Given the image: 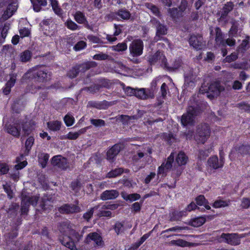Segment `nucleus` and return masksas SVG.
Segmentation results:
<instances>
[{
	"mask_svg": "<svg viewBox=\"0 0 250 250\" xmlns=\"http://www.w3.org/2000/svg\"><path fill=\"white\" fill-rule=\"evenodd\" d=\"M223 90L224 87L221 86L219 83L214 82L211 83L208 88L202 86L200 91L202 93H207V96L211 99L218 96L221 91Z\"/></svg>",
	"mask_w": 250,
	"mask_h": 250,
	"instance_id": "obj_1",
	"label": "nucleus"
},
{
	"mask_svg": "<svg viewBox=\"0 0 250 250\" xmlns=\"http://www.w3.org/2000/svg\"><path fill=\"white\" fill-rule=\"evenodd\" d=\"M245 236V234H241L240 236L236 233H223L217 238L219 242H225L228 244L236 246L240 243V238Z\"/></svg>",
	"mask_w": 250,
	"mask_h": 250,
	"instance_id": "obj_2",
	"label": "nucleus"
},
{
	"mask_svg": "<svg viewBox=\"0 0 250 250\" xmlns=\"http://www.w3.org/2000/svg\"><path fill=\"white\" fill-rule=\"evenodd\" d=\"M67 235H68V240H62V244L71 250H77L75 244L80 241L82 236L73 229Z\"/></svg>",
	"mask_w": 250,
	"mask_h": 250,
	"instance_id": "obj_3",
	"label": "nucleus"
},
{
	"mask_svg": "<svg viewBox=\"0 0 250 250\" xmlns=\"http://www.w3.org/2000/svg\"><path fill=\"white\" fill-rule=\"evenodd\" d=\"M151 23L156 28V34L154 38V40L158 41L160 40H163L169 45V43L167 39L163 38L161 36L165 35L167 33V29L166 27L161 24L160 22L155 18H153L150 21Z\"/></svg>",
	"mask_w": 250,
	"mask_h": 250,
	"instance_id": "obj_4",
	"label": "nucleus"
},
{
	"mask_svg": "<svg viewBox=\"0 0 250 250\" xmlns=\"http://www.w3.org/2000/svg\"><path fill=\"white\" fill-rule=\"evenodd\" d=\"M197 111L195 107L190 106L187 109L186 113L183 115L181 118V123L184 126L192 125L194 123V118L197 115Z\"/></svg>",
	"mask_w": 250,
	"mask_h": 250,
	"instance_id": "obj_5",
	"label": "nucleus"
},
{
	"mask_svg": "<svg viewBox=\"0 0 250 250\" xmlns=\"http://www.w3.org/2000/svg\"><path fill=\"white\" fill-rule=\"evenodd\" d=\"M210 135V129L207 124L199 126L195 139L199 143H204Z\"/></svg>",
	"mask_w": 250,
	"mask_h": 250,
	"instance_id": "obj_6",
	"label": "nucleus"
},
{
	"mask_svg": "<svg viewBox=\"0 0 250 250\" xmlns=\"http://www.w3.org/2000/svg\"><path fill=\"white\" fill-rule=\"evenodd\" d=\"M144 43L140 39L134 40L129 46V50L133 57H138L143 54Z\"/></svg>",
	"mask_w": 250,
	"mask_h": 250,
	"instance_id": "obj_7",
	"label": "nucleus"
},
{
	"mask_svg": "<svg viewBox=\"0 0 250 250\" xmlns=\"http://www.w3.org/2000/svg\"><path fill=\"white\" fill-rule=\"evenodd\" d=\"M39 198V197L37 195L30 197L26 195L24 196L23 194H22V200L21 204V213L23 214L27 213L30 205L36 206Z\"/></svg>",
	"mask_w": 250,
	"mask_h": 250,
	"instance_id": "obj_8",
	"label": "nucleus"
},
{
	"mask_svg": "<svg viewBox=\"0 0 250 250\" xmlns=\"http://www.w3.org/2000/svg\"><path fill=\"white\" fill-rule=\"evenodd\" d=\"M0 3H8L6 10L2 15V18L6 20L11 17L14 13L17 10L18 5L16 0H0Z\"/></svg>",
	"mask_w": 250,
	"mask_h": 250,
	"instance_id": "obj_9",
	"label": "nucleus"
},
{
	"mask_svg": "<svg viewBox=\"0 0 250 250\" xmlns=\"http://www.w3.org/2000/svg\"><path fill=\"white\" fill-rule=\"evenodd\" d=\"M0 3H8L6 10L2 15V18L6 20L11 17L14 13L17 10L18 5L16 0H0Z\"/></svg>",
	"mask_w": 250,
	"mask_h": 250,
	"instance_id": "obj_10",
	"label": "nucleus"
},
{
	"mask_svg": "<svg viewBox=\"0 0 250 250\" xmlns=\"http://www.w3.org/2000/svg\"><path fill=\"white\" fill-rule=\"evenodd\" d=\"M247 154H250V146L242 145L234 147L231 151L229 157L233 159H238Z\"/></svg>",
	"mask_w": 250,
	"mask_h": 250,
	"instance_id": "obj_11",
	"label": "nucleus"
},
{
	"mask_svg": "<svg viewBox=\"0 0 250 250\" xmlns=\"http://www.w3.org/2000/svg\"><path fill=\"white\" fill-rule=\"evenodd\" d=\"M189 42L190 45L197 50H200L205 46V42L200 35H192L189 38Z\"/></svg>",
	"mask_w": 250,
	"mask_h": 250,
	"instance_id": "obj_12",
	"label": "nucleus"
},
{
	"mask_svg": "<svg viewBox=\"0 0 250 250\" xmlns=\"http://www.w3.org/2000/svg\"><path fill=\"white\" fill-rule=\"evenodd\" d=\"M78 202H76V204H65L60 207L59 209V211L62 213H75L81 211V207L78 205Z\"/></svg>",
	"mask_w": 250,
	"mask_h": 250,
	"instance_id": "obj_13",
	"label": "nucleus"
},
{
	"mask_svg": "<svg viewBox=\"0 0 250 250\" xmlns=\"http://www.w3.org/2000/svg\"><path fill=\"white\" fill-rule=\"evenodd\" d=\"M148 61L151 64H154L156 63H161L165 67L166 65V59L162 53L157 51L153 55L149 56Z\"/></svg>",
	"mask_w": 250,
	"mask_h": 250,
	"instance_id": "obj_14",
	"label": "nucleus"
},
{
	"mask_svg": "<svg viewBox=\"0 0 250 250\" xmlns=\"http://www.w3.org/2000/svg\"><path fill=\"white\" fill-rule=\"evenodd\" d=\"M174 154L171 153L166 162L163 163L158 168V174H164L167 173L172 167L174 160Z\"/></svg>",
	"mask_w": 250,
	"mask_h": 250,
	"instance_id": "obj_15",
	"label": "nucleus"
},
{
	"mask_svg": "<svg viewBox=\"0 0 250 250\" xmlns=\"http://www.w3.org/2000/svg\"><path fill=\"white\" fill-rule=\"evenodd\" d=\"M52 164L62 169H66L69 167L66 159L60 155L54 156L52 159Z\"/></svg>",
	"mask_w": 250,
	"mask_h": 250,
	"instance_id": "obj_16",
	"label": "nucleus"
},
{
	"mask_svg": "<svg viewBox=\"0 0 250 250\" xmlns=\"http://www.w3.org/2000/svg\"><path fill=\"white\" fill-rule=\"evenodd\" d=\"M196 74L193 72L192 69H188L185 73V86L194 85L196 78Z\"/></svg>",
	"mask_w": 250,
	"mask_h": 250,
	"instance_id": "obj_17",
	"label": "nucleus"
},
{
	"mask_svg": "<svg viewBox=\"0 0 250 250\" xmlns=\"http://www.w3.org/2000/svg\"><path fill=\"white\" fill-rule=\"evenodd\" d=\"M91 241H94L97 246L102 247L104 245V241L102 237L97 232L90 233L86 236L85 240V243L88 244Z\"/></svg>",
	"mask_w": 250,
	"mask_h": 250,
	"instance_id": "obj_18",
	"label": "nucleus"
},
{
	"mask_svg": "<svg viewBox=\"0 0 250 250\" xmlns=\"http://www.w3.org/2000/svg\"><path fill=\"white\" fill-rule=\"evenodd\" d=\"M123 147L124 145L122 144H117L114 145L107 152V159L112 161Z\"/></svg>",
	"mask_w": 250,
	"mask_h": 250,
	"instance_id": "obj_19",
	"label": "nucleus"
},
{
	"mask_svg": "<svg viewBox=\"0 0 250 250\" xmlns=\"http://www.w3.org/2000/svg\"><path fill=\"white\" fill-rule=\"evenodd\" d=\"M224 163L223 158L222 156H221L219 161L216 156H213L209 158L208 161V166L214 169L222 167L224 165Z\"/></svg>",
	"mask_w": 250,
	"mask_h": 250,
	"instance_id": "obj_20",
	"label": "nucleus"
},
{
	"mask_svg": "<svg viewBox=\"0 0 250 250\" xmlns=\"http://www.w3.org/2000/svg\"><path fill=\"white\" fill-rule=\"evenodd\" d=\"M119 195V192L116 190H106L100 195V198L103 201L115 199Z\"/></svg>",
	"mask_w": 250,
	"mask_h": 250,
	"instance_id": "obj_21",
	"label": "nucleus"
},
{
	"mask_svg": "<svg viewBox=\"0 0 250 250\" xmlns=\"http://www.w3.org/2000/svg\"><path fill=\"white\" fill-rule=\"evenodd\" d=\"M7 132L15 137H19L20 135L21 126L18 124L5 125Z\"/></svg>",
	"mask_w": 250,
	"mask_h": 250,
	"instance_id": "obj_22",
	"label": "nucleus"
},
{
	"mask_svg": "<svg viewBox=\"0 0 250 250\" xmlns=\"http://www.w3.org/2000/svg\"><path fill=\"white\" fill-rule=\"evenodd\" d=\"M30 73L32 74H35V73H33L32 71L28 72L26 75H28ZM38 81L40 82H44L47 81L48 79H49L50 74L48 73L46 70H40L37 73H36Z\"/></svg>",
	"mask_w": 250,
	"mask_h": 250,
	"instance_id": "obj_23",
	"label": "nucleus"
},
{
	"mask_svg": "<svg viewBox=\"0 0 250 250\" xmlns=\"http://www.w3.org/2000/svg\"><path fill=\"white\" fill-rule=\"evenodd\" d=\"M73 225L69 222L65 221L62 223L60 227V230L61 232L64 233L66 235L69 234L70 231H72Z\"/></svg>",
	"mask_w": 250,
	"mask_h": 250,
	"instance_id": "obj_24",
	"label": "nucleus"
},
{
	"mask_svg": "<svg viewBox=\"0 0 250 250\" xmlns=\"http://www.w3.org/2000/svg\"><path fill=\"white\" fill-rule=\"evenodd\" d=\"M168 245L170 246H176L181 247H189L192 246L191 243L181 239L171 240L168 242Z\"/></svg>",
	"mask_w": 250,
	"mask_h": 250,
	"instance_id": "obj_25",
	"label": "nucleus"
},
{
	"mask_svg": "<svg viewBox=\"0 0 250 250\" xmlns=\"http://www.w3.org/2000/svg\"><path fill=\"white\" fill-rule=\"evenodd\" d=\"M62 123L59 121H51L47 123L48 128L52 131H59L61 127Z\"/></svg>",
	"mask_w": 250,
	"mask_h": 250,
	"instance_id": "obj_26",
	"label": "nucleus"
},
{
	"mask_svg": "<svg viewBox=\"0 0 250 250\" xmlns=\"http://www.w3.org/2000/svg\"><path fill=\"white\" fill-rule=\"evenodd\" d=\"M186 215V211L182 210L181 211H174L170 213V220L171 221H178L183 216Z\"/></svg>",
	"mask_w": 250,
	"mask_h": 250,
	"instance_id": "obj_27",
	"label": "nucleus"
},
{
	"mask_svg": "<svg viewBox=\"0 0 250 250\" xmlns=\"http://www.w3.org/2000/svg\"><path fill=\"white\" fill-rule=\"evenodd\" d=\"M215 31V42L217 45L225 46V41L223 40V35L221 29L219 27H216Z\"/></svg>",
	"mask_w": 250,
	"mask_h": 250,
	"instance_id": "obj_28",
	"label": "nucleus"
},
{
	"mask_svg": "<svg viewBox=\"0 0 250 250\" xmlns=\"http://www.w3.org/2000/svg\"><path fill=\"white\" fill-rule=\"evenodd\" d=\"M181 61L180 59L176 60L171 64L169 65L166 62L164 68L168 71H173L178 69L181 65Z\"/></svg>",
	"mask_w": 250,
	"mask_h": 250,
	"instance_id": "obj_29",
	"label": "nucleus"
},
{
	"mask_svg": "<svg viewBox=\"0 0 250 250\" xmlns=\"http://www.w3.org/2000/svg\"><path fill=\"white\" fill-rule=\"evenodd\" d=\"M86 131V128H83L80 129L77 132H70L66 135V138L70 140H75L78 138L80 135L84 133Z\"/></svg>",
	"mask_w": 250,
	"mask_h": 250,
	"instance_id": "obj_30",
	"label": "nucleus"
},
{
	"mask_svg": "<svg viewBox=\"0 0 250 250\" xmlns=\"http://www.w3.org/2000/svg\"><path fill=\"white\" fill-rule=\"evenodd\" d=\"M196 202L198 205L204 206L207 209H210V207L208 205V202L204 195H200L196 197Z\"/></svg>",
	"mask_w": 250,
	"mask_h": 250,
	"instance_id": "obj_31",
	"label": "nucleus"
},
{
	"mask_svg": "<svg viewBox=\"0 0 250 250\" xmlns=\"http://www.w3.org/2000/svg\"><path fill=\"white\" fill-rule=\"evenodd\" d=\"M176 161L179 166L185 165L187 163L188 157L184 152H180L178 154Z\"/></svg>",
	"mask_w": 250,
	"mask_h": 250,
	"instance_id": "obj_32",
	"label": "nucleus"
},
{
	"mask_svg": "<svg viewBox=\"0 0 250 250\" xmlns=\"http://www.w3.org/2000/svg\"><path fill=\"white\" fill-rule=\"evenodd\" d=\"M33 4L34 9L35 11L38 12L40 11V6H44L47 4L45 0H30Z\"/></svg>",
	"mask_w": 250,
	"mask_h": 250,
	"instance_id": "obj_33",
	"label": "nucleus"
},
{
	"mask_svg": "<svg viewBox=\"0 0 250 250\" xmlns=\"http://www.w3.org/2000/svg\"><path fill=\"white\" fill-rule=\"evenodd\" d=\"M206 222V219L203 217L196 218L192 220L190 225L194 227H199L203 225Z\"/></svg>",
	"mask_w": 250,
	"mask_h": 250,
	"instance_id": "obj_34",
	"label": "nucleus"
},
{
	"mask_svg": "<svg viewBox=\"0 0 250 250\" xmlns=\"http://www.w3.org/2000/svg\"><path fill=\"white\" fill-rule=\"evenodd\" d=\"M52 201L51 200V198L45 197L42 200V203L41 204V207L42 209L46 210L50 209V207H52Z\"/></svg>",
	"mask_w": 250,
	"mask_h": 250,
	"instance_id": "obj_35",
	"label": "nucleus"
},
{
	"mask_svg": "<svg viewBox=\"0 0 250 250\" xmlns=\"http://www.w3.org/2000/svg\"><path fill=\"white\" fill-rule=\"evenodd\" d=\"M233 4L231 2H228L224 6L221 17L226 16L227 14L232 10Z\"/></svg>",
	"mask_w": 250,
	"mask_h": 250,
	"instance_id": "obj_36",
	"label": "nucleus"
},
{
	"mask_svg": "<svg viewBox=\"0 0 250 250\" xmlns=\"http://www.w3.org/2000/svg\"><path fill=\"white\" fill-rule=\"evenodd\" d=\"M229 202L227 200L219 199L216 200L212 205L215 208H224L229 206Z\"/></svg>",
	"mask_w": 250,
	"mask_h": 250,
	"instance_id": "obj_37",
	"label": "nucleus"
},
{
	"mask_svg": "<svg viewBox=\"0 0 250 250\" xmlns=\"http://www.w3.org/2000/svg\"><path fill=\"white\" fill-rule=\"evenodd\" d=\"M124 172V169L122 168H116L111 171L109 172L107 174V177L108 178H113L116 177Z\"/></svg>",
	"mask_w": 250,
	"mask_h": 250,
	"instance_id": "obj_38",
	"label": "nucleus"
},
{
	"mask_svg": "<svg viewBox=\"0 0 250 250\" xmlns=\"http://www.w3.org/2000/svg\"><path fill=\"white\" fill-rule=\"evenodd\" d=\"M168 13L173 19H176L183 16L181 12L177 8H169Z\"/></svg>",
	"mask_w": 250,
	"mask_h": 250,
	"instance_id": "obj_39",
	"label": "nucleus"
},
{
	"mask_svg": "<svg viewBox=\"0 0 250 250\" xmlns=\"http://www.w3.org/2000/svg\"><path fill=\"white\" fill-rule=\"evenodd\" d=\"M75 21L79 23H84L86 21V18L84 14L80 11L77 12L74 15Z\"/></svg>",
	"mask_w": 250,
	"mask_h": 250,
	"instance_id": "obj_40",
	"label": "nucleus"
},
{
	"mask_svg": "<svg viewBox=\"0 0 250 250\" xmlns=\"http://www.w3.org/2000/svg\"><path fill=\"white\" fill-rule=\"evenodd\" d=\"M34 142V138L30 136L27 140L25 142V152L24 153V154L25 155H27L31 149L33 144Z\"/></svg>",
	"mask_w": 250,
	"mask_h": 250,
	"instance_id": "obj_41",
	"label": "nucleus"
},
{
	"mask_svg": "<svg viewBox=\"0 0 250 250\" xmlns=\"http://www.w3.org/2000/svg\"><path fill=\"white\" fill-rule=\"evenodd\" d=\"M31 58V53L28 50H25L20 54V61L22 62H27Z\"/></svg>",
	"mask_w": 250,
	"mask_h": 250,
	"instance_id": "obj_42",
	"label": "nucleus"
},
{
	"mask_svg": "<svg viewBox=\"0 0 250 250\" xmlns=\"http://www.w3.org/2000/svg\"><path fill=\"white\" fill-rule=\"evenodd\" d=\"M127 44L125 42L119 43L116 45L111 46V48L113 50L118 52L125 51L127 49Z\"/></svg>",
	"mask_w": 250,
	"mask_h": 250,
	"instance_id": "obj_43",
	"label": "nucleus"
},
{
	"mask_svg": "<svg viewBox=\"0 0 250 250\" xmlns=\"http://www.w3.org/2000/svg\"><path fill=\"white\" fill-rule=\"evenodd\" d=\"M145 6L150 9L151 11L156 16H159L160 15V11L157 7L153 5L151 3H146L145 4Z\"/></svg>",
	"mask_w": 250,
	"mask_h": 250,
	"instance_id": "obj_44",
	"label": "nucleus"
},
{
	"mask_svg": "<svg viewBox=\"0 0 250 250\" xmlns=\"http://www.w3.org/2000/svg\"><path fill=\"white\" fill-rule=\"evenodd\" d=\"M135 96L141 99H146L148 98L144 88L136 89Z\"/></svg>",
	"mask_w": 250,
	"mask_h": 250,
	"instance_id": "obj_45",
	"label": "nucleus"
},
{
	"mask_svg": "<svg viewBox=\"0 0 250 250\" xmlns=\"http://www.w3.org/2000/svg\"><path fill=\"white\" fill-rule=\"evenodd\" d=\"M98 208V206H95L92 208H91L90 209L87 210L85 213L83 215V218L88 221L92 217L94 213V210L95 209H97Z\"/></svg>",
	"mask_w": 250,
	"mask_h": 250,
	"instance_id": "obj_46",
	"label": "nucleus"
},
{
	"mask_svg": "<svg viewBox=\"0 0 250 250\" xmlns=\"http://www.w3.org/2000/svg\"><path fill=\"white\" fill-rule=\"evenodd\" d=\"M117 15L124 20H128L130 17V14L129 11L125 9H121L118 12Z\"/></svg>",
	"mask_w": 250,
	"mask_h": 250,
	"instance_id": "obj_47",
	"label": "nucleus"
},
{
	"mask_svg": "<svg viewBox=\"0 0 250 250\" xmlns=\"http://www.w3.org/2000/svg\"><path fill=\"white\" fill-rule=\"evenodd\" d=\"M9 29V26L6 24H5L2 28L0 35V43H1L4 42V39L7 36Z\"/></svg>",
	"mask_w": 250,
	"mask_h": 250,
	"instance_id": "obj_48",
	"label": "nucleus"
},
{
	"mask_svg": "<svg viewBox=\"0 0 250 250\" xmlns=\"http://www.w3.org/2000/svg\"><path fill=\"white\" fill-rule=\"evenodd\" d=\"M65 24L68 29L71 30H75L80 29L79 26L71 20L67 21Z\"/></svg>",
	"mask_w": 250,
	"mask_h": 250,
	"instance_id": "obj_49",
	"label": "nucleus"
},
{
	"mask_svg": "<svg viewBox=\"0 0 250 250\" xmlns=\"http://www.w3.org/2000/svg\"><path fill=\"white\" fill-rule=\"evenodd\" d=\"M64 122L67 126H70L73 125L74 123V118L68 114L65 116L63 119Z\"/></svg>",
	"mask_w": 250,
	"mask_h": 250,
	"instance_id": "obj_50",
	"label": "nucleus"
},
{
	"mask_svg": "<svg viewBox=\"0 0 250 250\" xmlns=\"http://www.w3.org/2000/svg\"><path fill=\"white\" fill-rule=\"evenodd\" d=\"M17 79V75L15 74H12L10 75V79L6 83V85L12 88L15 85Z\"/></svg>",
	"mask_w": 250,
	"mask_h": 250,
	"instance_id": "obj_51",
	"label": "nucleus"
},
{
	"mask_svg": "<svg viewBox=\"0 0 250 250\" xmlns=\"http://www.w3.org/2000/svg\"><path fill=\"white\" fill-rule=\"evenodd\" d=\"M90 123L96 127L103 126L105 125V122L102 119H90Z\"/></svg>",
	"mask_w": 250,
	"mask_h": 250,
	"instance_id": "obj_52",
	"label": "nucleus"
},
{
	"mask_svg": "<svg viewBox=\"0 0 250 250\" xmlns=\"http://www.w3.org/2000/svg\"><path fill=\"white\" fill-rule=\"evenodd\" d=\"M186 229V227H180V226H175L170 228H169L166 230H163L162 232V234L164 233L165 232H168L169 231H175V232H180L182 230H184Z\"/></svg>",
	"mask_w": 250,
	"mask_h": 250,
	"instance_id": "obj_53",
	"label": "nucleus"
},
{
	"mask_svg": "<svg viewBox=\"0 0 250 250\" xmlns=\"http://www.w3.org/2000/svg\"><path fill=\"white\" fill-rule=\"evenodd\" d=\"M108 55L103 53H100L95 55L93 59L96 60L103 61L105 60L108 58Z\"/></svg>",
	"mask_w": 250,
	"mask_h": 250,
	"instance_id": "obj_54",
	"label": "nucleus"
},
{
	"mask_svg": "<svg viewBox=\"0 0 250 250\" xmlns=\"http://www.w3.org/2000/svg\"><path fill=\"white\" fill-rule=\"evenodd\" d=\"M51 4L55 13L58 15L61 14V9L58 6V2L56 0H51Z\"/></svg>",
	"mask_w": 250,
	"mask_h": 250,
	"instance_id": "obj_55",
	"label": "nucleus"
},
{
	"mask_svg": "<svg viewBox=\"0 0 250 250\" xmlns=\"http://www.w3.org/2000/svg\"><path fill=\"white\" fill-rule=\"evenodd\" d=\"M229 37H236L237 34V27L234 22H233L232 25L229 31Z\"/></svg>",
	"mask_w": 250,
	"mask_h": 250,
	"instance_id": "obj_56",
	"label": "nucleus"
},
{
	"mask_svg": "<svg viewBox=\"0 0 250 250\" xmlns=\"http://www.w3.org/2000/svg\"><path fill=\"white\" fill-rule=\"evenodd\" d=\"M86 45V43L85 42L83 41H81L79 42L74 46V49L76 51H80L84 48Z\"/></svg>",
	"mask_w": 250,
	"mask_h": 250,
	"instance_id": "obj_57",
	"label": "nucleus"
},
{
	"mask_svg": "<svg viewBox=\"0 0 250 250\" xmlns=\"http://www.w3.org/2000/svg\"><path fill=\"white\" fill-rule=\"evenodd\" d=\"M79 68L74 67L68 73V76L71 78L76 77L79 73Z\"/></svg>",
	"mask_w": 250,
	"mask_h": 250,
	"instance_id": "obj_58",
	"label": "nucleus"
},
{
	"mask_svg": "<svg viewBox=\"0 0 250 250\" xmlns=\"http://www.w3.org/2000/svg\"><path fill=\"white\" fill-rule=\"evenodd\" d=\"M9 170V167L7 164L4 163L0 164V174H5Z\"/></svg>",
	"mask_w": 250,
	"mask_h": 250,
	"instance_id": "obj_59",
	"label": "nucleus"
},
{
	"mask_svg": "<svg viewBox=\"0 0 250 250\" xmlns=\"http://www.w3.org/2000/svg\"><path fill=\"white\" fill-rule=\"evenodd\" d=\"M124 91L128 96L135 95L136 89H133L130 87L124 88Z\"/></svg>",
	"mask_w": 250,
	"mask_h": 250,
	"instance_id": "obj_60",
	"label": "nucleus"
},
{
	"mask_svg": "<svg viewBox=\"0 0 250 250\" xmlns=\"http://www.w3.org/2000/svg\"><path fill=\"white\" fill-rule=\"evenodd\" d=\"M3 188L4 191L7 193L8 197L11 199L13 197V193L10 187L7 185H3Z\"/></svg>",
	"mask_w": 250,
	"mask_h": 250,
	"instance_id": "obj_61",
	"label": "nucleus"
},
{
	"mask_svg": "<svg viewBox=\"0 0 250 250\" xmlns=\"http://www.w3.org/2000/svg\"><path fill=\"white\" fill-rule=\"evenodd\" d=\"M141 198L140 194L138 193H133L129 194L128 201L133 202Z\"/></svg>",
	"mask_w": 250,
	"mask_h": 250,
	"instance_id": "obj_62",
	"label": "nucleus"
},
{
	"mask_svg": "<svg viewBox=\"0 0 250 250\" xmlns=\"http://www.w3.org/2000/svg\"><path fill=\"white\" fill-rule=\"evenodd\" d=\"M115 230L117 234H119L123 231V225L122 223L117 222L115 225Z\"/></svg>",
	"mask_w": 250,
	"mask_h": 250,
	"instance_id": "obj_63",
	"label": "nucleus"
},
{
	"mask_svg": "<svg viewBox=\"0 0 250 250\" xmlns=\"http://www.w3.org/2000/svg\"><path fill=\"white\" fill-rule=\"evenodd\" d=\"M241 206L244 208H249L250 206V200L248 198H243L242 201Z\"/></svg>",
	"mask_w": 250,
	"mask_h": 250,
	"instance_id": "obj_64",
	"label": "nucleus"
}]
</instances>
